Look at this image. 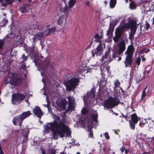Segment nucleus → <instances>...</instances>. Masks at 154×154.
<instances>
[{
    "instance_id": "1",
    "label": "nucleus",
    "mask_w": 154,
    "mask_h": 154,
    "mask_svg": "<svg viewBox=\"0 0 154 154\" xmlns=\"http://www.w3.org/2000/svg\"><path fill=\"white\" fill-rule=\"evenodd\" d=\"M130 28V31H136L137 28L136 21L134 19H131L128 23H125L116 29L115 36L113 38L115 43L118 42L119 39L123 36L125 29L128 30Z\"/></svg>"
},
{
    "instance_id": "2",
    "label": "nucleus",
    "mask_w": 154,
    "mask_h": 154,
    "mask_svg": "<svg viewBox=\"0 0 154 154\" xmlns=\"http://www.w3.org/2000/svg\"><path fill=\"white\" fill-rule=\"evenodd\" d=\"M22 82V78L20 75L16 73H10L6 78L5 83V85L9 84L12 85L18 86Z\"/></svg>"
},
{
    "instance_id": "3",
    "label": "nucleus",
    "mask_w": 154,
    "mask_h": 154,
    "mask_svg": "<svg viewBox=\"0 0 154 154\" xmlns=\"http://www.w3.org/2000/svg\"><path fill=\"white\" fill-rule=\"evenodd\" d=\"M65 133L67 136L69 137L71 135V132L68 127L60 123L59 124L57 134H55L54 135V139H58L59 135L61 137H63L65 136Z\"/></svg>"
},
{
    "instance_id": "4",
    "label": "nucleus",
    "mask_w": 154,
    "mask_h": 154,
    "mask_svg": "<svg viewBox=\"0 0 154 154\" xmlns=\"http://www.w3.org/2000/svg\"><path fill=\"white\" fill-rule=\"evenodd\" d=\"M119 103V98L110 97L107 100H105L103 105L105 108L109 109L115 107Z\"/></svg>"
},
{
    "instance_id": "5",
    "label": "nucleus",
    "mask_w": 154,
    "mask_h": 154,
    "mask_svg": "<svg viewBox=\"0 0 154 154\" xmlns=\"http://www.w3.org/2000/svg\"><path fill=\"white\" fill-rule=\"evenodd\" d=\"M31 114L30 111L24 112L20 115L15 117L13 119V122L15 125H19L21 126L23 121L31 115Z\"/></svg>"
},
{
    "instance_id": "6",
    "label": "nucleus",
    "mask_w": 154,
    "mask_h": 154,
    "mask_svg": "<svg viewBox=\"0 0 154 154\" xmlns=\"http://www.w3.org/2000/svg\"><path fill=\"white\" fill-rule=\"evenodd\" d=\"M79 80L77 78H72L67 82H64V84L66 86V90L70 92L73 91L78 85Z\"/></svg>"
},
{
    "instance_id": "7",
    "label": "nucleus",
    "mask_w": 154,
    "mask_h": 154,
    "mask_svg": "<svg viewBox=\"0 0 154 154\" xmlns=\"http://www.w3.org/2000/svg\"><path fill=\"white\" fill-rule=\"evenodd\" d=\"M59 125V124L56 121H54L53 123L47 124L45 126L44 128L47 132L49 130H51L53 138L54 139V135L55 134H57Z\"/></svg>"
},
{
    "instance_id": "8",
    "label": "nucleus",
    "mask_w": 154,
    "mask_h": 154,
    "mask_svg": "<svg viewBox=\"0 0 154 154\" xmlns=\"http://www.w3.org/2000/svg\"><path fill=\"white\" fill-rule=\"evenodd\" d=\"M43 57L40 56L35 57L34 60L35 65L37 67L42 66V68L44 69H47L48 67V64L49 63L48 60L47 58H46L45 60H41Z\"/></svg>"
},
{
    "instance_id": "9",
    "label": "nucleus",
    "mask_w": 154,
    "mask_h": 154,
    "mask_svg": "<svg viewBox=\"0 0 154 154\" xmlns=\"http://www.w3.org/2000/svg\"><path fill=\"white\" fill-rule=\"evenodd\" d=\"M76 2L75 0H70L69 1V6L66 5L64 8H61V11L63 12H65L67 15L69 12L72 11V8L75 5Z\"/></svg>"
},
{
    "instance_id": "10",
    "label": "nucleus",
    "mask_w": 154,
    "mask_h": 154,
    "mask_svg": "<svg viewBox=\"0 0 154 154\" xmlns=\"http://www.w3.org/2000/svg\"><path fill=\"white\" fill-rule=\"evenodd\" d=\"M48 34H46V32H39L37 33L34 35V37L32 38V42L35 43L37 40H42L44 36L48 35Z\"/></svg>"
},
{
    "instance_id": "11",
    "label": "nucleus",
    "mask_w": 154,
    "mask_h": 154,
    "mask_svg": "<svg viewBox=\"0 0 154 154\" xmlns=\"http://www.w3.org/2000/svg\"><path fill=\"white\" fill-rule=\"evenodd\" d=\"M68 100V107L69 108L67 109L65 112H63L62 113L63 114V116H65L66 115V112H68V111L69 110H73L74 108V105L75 103V101L74 99H73V98L71 96H69L67 97Z\"/></svg>"
},
{
    "instance_id": "12",
    "label": "nucleus",
    "mask_w": 154,
    "mask_h": 154,
    "mask_svg": "<svg viewBox=\"0 0 154 154\" xmlns=\"http://www.w3.org/2000/svg\"><path fill=\"white\" fill-rule=\"evenodd\" d=\"M95 88H92L91 90L87 93V96L86 99V96H84V101L85 103L87 102V101L89 100V99H94L95 98Z\"/></svg>"
},
{
    "instance_id": "13",
    "label": "nucleus",
    "mask_w": 154,
    "mask_h": 154,
    "mask_svg": "<svg viewBox=\"0 0 154 154\" xmlns=\"http://www.w3.org/2000/svg\"><path fill=\"white\" fill-rule=\"evenodd\" d=\"M25 98V96L20 94H14L13 95L12 101L14 100L18 102H20Z\"/></svg>"
},
{
    "instance_id": "14",
    "label": "nucleus",
    "mask_w": 154,
    "mask_h": 154,
    "mask_svg": "<svg viewBox=\"0 0 154 154\" xmlns=\"http://www.w3.org/2000/svg\"><path fill=\"white\" fill-rule=\"evenodd\" d=\"M103 45L101 44V42L100 43L97 48H96L97 51L93 50L92 51V56L94 57L95 55H96L97 56L98 55H101L102 54L103 51Z\"/></svg>"
},
{
    "instance_id": "15",
    "label": "nucleus",
    "mask_w": 154,
    "mask_h": 154,
    "mask_svg": "<svg viewBox=\"0 0 154 154\" xmlns=\"http://www.w3.org/2000/svg\"><path fill=\"white\" fill-rule=\"evenodd\" d=\"M33 112L34 114L36 116L39 118H40L41 116L43 115L40 108L38 106H36L33 109Z\"/></svg>"
},
{
    "instance_id": "16",
    "label": "nucleus",
    "mask_w": 154,
    "mask_h": 154,
    "mask_svg": "<svg viewBox=\"0 0 154 154\" xmlns=\"http://www.w3.org/2000/svg\"><path fill=\"white\" fill-rule=\"evenodd\" d=\"M132 57L126 56L124 62L126 67L131 66L132 62Z\"/></svg>"
},
{
    "instance_id": "17",
    "label": "nucleus",
    "mask_w": 154,
    "mask_h": 154,
    "mask_svg": "<svg viewBox=\"0 0 154 154\" xmlns=\"http://www.w3.org/2000/svg\"><path fill=\"white\" fill-rule=\"evenodd\" d=\"M29 9V4H24L20 8V11L23 13L28 12Z\"/></svg>"
},
{
    "instance_id": "18",
    "label": "nucleus",
    "mask_w": 154,
    "mask_h": 154,
    "mask_svg": "<svg viewBox=\"0 0 154 154\" xmlns=\"http://www.w3.org/2000/svg\"><path fill=\"white\" fill-rule=\"evenodd\" d=\"M119 49L118 51V55H120L122 53L125 49V43L124 40L121 41L119 45Z\"/></svg>"
},
{
    "instance_id": "19",
    "label": "nucleus",
    "mask_w": 154,
    "mask_h": 154,
    "mask_svg": "<svg viewBox=\"0 0 154 154\" xmlns=\"http://www.w3.org/2000/svg\"><path fill=\"white\" fill-rule=\"evenodd\" d=\"M14 1V0H0V2H1V5L2 6L6 7L12 4Z\"/></svg>"
},
{
    "instance_id": "20",
    "label": "nucleus",
    "mask_w": 154,
    "mask_h": 154,
    "mask_svg": "<svg viewBox=\"0 0 154 154\" xmlns=\"http://www.w3.org/2000/svg\"><path fill=\"white\" fill-rule=\"evenodd\" d=\"M24 131L26 132L25 134L23 135V138L22 141L23 143H26L28 139V135L29 134V129L28 128L24 129Z\"/></svg>"
},
{
    "instance_id": "21",
    "label": "nucleus",
    "mask_w": 154,
    "mask_h": 154,
    "mask_svg": "<svg viewBox=\"0 0 154 154\" xmlns=\"http://www.w3.org/2000/svg\"><path fill=\"white\" fill-rule=\"evenodd\" d=\"M5 38L0 39V54L3 55L5 54V52H3L2 48L5 43Z\"/></svg>"
},
{
    "instance_id": "22",
    "label": "nucleus",
    "mask_w": 154,
    "mask_h": 154,
    "mask_svg": "<svg viewBox=\"0 0 154 154\" xmlns=\"http://www.w3.org/2000/svg\"><path fill=\"white\" fill-rule=\"evenodd\" d=\"M128 54L127 55L133 57V54L134 51V46L133 45H131L128 46Z\"/></svg>"
},
{
    "instance_id": "23",
    "label": "nucleus",
    "mask_w": 154,
    "mask_h": 154,
    "mask_svg": "<svg viewBox=\"0 0 154 154\" xmlns=\"http://www.w3.org/2000/svg\"><path fill=\"white\" fill-rule=\"evenodd\" d=\"M138 117L136 114L134 113L131 115V121L134 124H137L138 121Z\"/></svg>"
},
{
    "instance_id": "24",
    "label": "nucleus",
    "mask_w": 154,
    "mask_h": 154,
    "mask_svg": "<svg viewBox=\"0 0 154 154\" xmlns=\"http://www.w3.org/2000/svg\"><path fill=\"white\" fill-rule=\"evenodd\" d=\"M34 45H33L31 47H29L27 48V52H29V54H31L33 53L34 51V48L35 47V43H34Z\"/></svg>"
},
{
    "instance_id": "25",
    "label": "nucleus",
    "mask_w": 154,
    "mask_h": 154,
    "mask_svg": "<svg viewBox=\"0 0 154 154\" xmlns=\"http://www.w3.org/2000/svg\"><path fill=\"white\" fill-rule=\"evenodd\" d=\"M136 31L131 30V32L129 34V37L128 38L130 40H133L134 38V35Z\"/></svg>"
},
{
    "instance_id": "26",
    "label": "nucleus",
    "mask_w": 154,
    "mask_h": 154,
    "mask_svg": "<svg viewBox=\"0 0 154 154\" xmlns=\"http://www.w3.org/2000/svg\"><path fill=\"white\" fill-rule=\"evenodd\" d=\"M55 28H53L48 29L46 31H45V32H46V34H48V35L50 34L53 33L55 31Z\"/></svg>"
},
{
    "instance_id": "27",
    "label": "nucleus",
    "mask_w": 154,
    "mask_h": 154,
    "mask_svg": "<svg viewBox=\"0 0 154 154\" xmlns=\"http://www.w3.org/2000/svg\"><path fill=\"white\" fill-rule=\"evenodd\" d=\"M110 52V50H108L106 52L105 54L103 56L101 59V60L102 62H103V60L104 59H106L109 56V53Z\"/></svg>"
},
{
    "instance_id": "28",
    "label": "nucleus",
    "mask_w": 154,
    "mask_h": 154,
    "mask_svg": "<svg viewBox=\"0 0 154 154\" xmlns=\"http://www.w3.org/2000/svg\"><path fill=\"white\" fill-rule=\"evenodd\" d=\"M148 87V85H146V86L145 87V88L143 89V90L142 91V93L141 95V100H143V99H144L145 96L146 95V88H147Z\"/></svg>"
},
{
    "instance_id": "29",
    "label": "nucleus",
    "mask_w": 154,
    "mask_h": 154,
    "mask_svg": "<svg viewBox=\"0 0 154 154\" xmlns=\"http://www.w3.org/2000/svg\"><path fill=\"white\" fill-rule=\"evenodd\" d=\"M64 20L66 21V20L64 18V17L62 16L60 17L57 21V23L58 24L61 25L63 23Z\"/></svg>"
},
{
    "instance_id": "30",
    "label": "nucleus",
    "mask_w": 154,
    "mask_h": 154,
    "mask_svg": "<svg viewBox=\"0 0 154 154\" xmlns=\"http://www.w3.org/2000/svg\"><path fill=\"white\" fill-rule=\"evenodd\" d=\"M98 115L97 112H94L92 114V117L94 121L96 123L97 122V118Z\"/></svg>"
},
{
    "instance_id": "31",
    "label": "nucleus",
    "mask_w": 154,
    "mask_h": 154,
    "mask_svg": "<svg viewBox=\"0 0 154 154\" xmlns=\"http://www.w3.org/2000/svg\"><path fill=\"white\" fill-rule=\"evenodd\" d=\"M67 105V101L66 100H63L61 101L60 105L63 110L65 109V107Z\"/></svg>"
},
{
    "instance_id": "32",
    "label": "nucleus",
    "mask_w": 154,
    "mask_h": 154,
    "mask_svg": "<svg viewBox=\"0 0 154 154\" xmlns=\"http://www.w3.org/2000/svg\"><path fill=\"white\" fill-rule=\"evenodd\" d=\"M56 150L53 148H49L48 150V152L47 154H55Z\"/></svg>"
},
{
    "instance_id": "33",
    "label": "nucleus",
    "mask_w": 154,
    "mask_h": 154,
    "mask_svg": "<svg viewBox=\"0 0 154 154\" xmlns=\"http://www.w3.org/2000/svg\"><path fill=\"white\" fill-rule=\"evenodd\" d=\"M116 0H110V6L111 8H113L115 6Z\"/></svg>"
},
{
    "instance_id": "34",
    "label": "nucleus",
    "mask_w": 154,
    "mask_h": 154,
    "mask_svg": "<svg viewBox=\"0 0 154 154\" xmlns=\"http://www.w3.org/2000/svg\"><path fill=\"white\" fill-rule=\"evenodd\" d=\"M137 5L134 3V1L131 2L130 4L129 8L131 9H135L136 8Z\"/></svg>"
},
{
    "instance_id": "35",
    "label": "nucleus",
    "mask_w": 154,
    "mask_h": 154,
    "mask_svg": "<svg viewBox=\"0 0 154 154\" xmlns=\"http://www.w3.org/2000/svg\"><path fill=\"white\" fill-rule=\"evenodd\" d=\"M21 65L20 68V71L22 69L23 70H25L26 69V66L25 64V63L24 62V61L22 60L21 62Z\"/></svg>"
},
{
    "instance_id": "36",
    "label": "nucleus",
    "mask_w": 154,
    "mask_h": 154,
    "mask_svg": "<svg viewBox=\"0 0 154 154\" xmlns=\"http://www.w3.org/2000/svg\"><path fill=\"white\" fill-rule=\"evenodd\" d=\"M114 88L116 89V88L119 86L120 85V83L119 82L118 80H116L114 83Z\"/></svg>"
},
{
    "instance_id": "37",
    "label": "nucleus",
    "mask_w": 154,
    "mask_h": 154,
    "mask_svg": "<svg viewBox=\"0 0 154 154\" xmlns=\"http://www.w3.org/2000/svg\"><path fill=\"white\" fill-rule=\"evenodd\" d=\"M130 122V125L131 126V129H134L135 128V124H134V122H132L131 120H130L129 121Z\"/></svg>"
},
{
    "instance_id": "38",
    "label": "nucleus",
    "mask_w": 154,
    "mask_h": 154,
    "mask_svg": "<svg viewBox=\"0 0 154 154\" xmlns=\"http://www.w3.org/2000/svg\"><path fill=\"white\" fill-rule=\"evenodd\" d=\"M27 148V145L26 144H24L22 145V152H21L20 154H23L24 152L26 150V148Z\"/></svg>"
},
{
    "instance_id": "39",
    "label": "nucleus",
    "mask_w": 154,
    "mask_h": 154,
    "mask_svg": "<svg viewBox=\"0 0 154 154\" xmlns=\"http://www.w3.org/2000/svg\"><path fill=\"white\" fill-rule=\"evenodd\" d=\"M141 59L140 58H137L136 61L135 62V63L137 64L138 66L139 65H140V62L141 61Z\"/></svg>"
},
{
    "instance_id": "40",
    "label": "nucleus",
    "mask_w": 154,
    "mask_h": 154,
    "mask_svg": "<svg viewBox=\"0 0 154 154\" xmlns=\"http://www.w3.org/2000/svg\"><path fill=\"white\" fill-rule=\"evenodd\" d=\"M45 26V25H38L37 29L40 30H42L43 29V28Z\"/></svg>"
},
{
    "instance_id": "41",
    "label": "nucleus",
    "mask_w": 154,
    "mask_h": 154,
    "mask_svg": "<svg viewBox=\"0 0 154 154\" xmlns=\"http://www.w3.org/2000/svg\"><path fill=\"white\" fill-rule=\"evenodd\" d=\"M114 27L115 26L112 23H111L110 24L109 29L110 30H111V31H113Z\"/></svg>"
},
{
    "instance_id": "42",
    "label": "nucleus",
    "mask_w": 154,
    "mask_h": 154,
    "mask_svg": "<svg viewBox=\"0 0 154 154\" xmlns=\"http://www.w3.org/2000/svg\"><path fill=\"white\" fill-rule=\"evenodd\" d=\"M145 26L146 30H148L150 28V25L147 21L146 22Z\"/></svg>"
},
{
    "instance_id": "43",
    "label": "nucleus",
    "mask_w": 154,
    "mask_h": 154,
    "mask_svg": "<svg viewBox=\"0 0 154 154\" xmlns=\"http://www.w3.org/2000/svg\"><path fill=\"white\" fill-rule=\"evenodd\" d=\"M22 58L23 59L22 60L24 61H24L26 60L27 59L28 57L27 56H25L24 54H23V55L22 56Z\"/></svg>"
},
{
    "instance_id": "44",
    "label": "nucleus",
    "mask_w": 154,
    "mask_h": 154,
    "mask_svg": "<svg viewBox=\"0 0 154 154\" xmlns=\"http://www.w3.org/2000/svg\"><path fill=\"white\" fill-rule=\"evenodd\" d=\"M81 112L83 114H86L87 113V111L86 108H83Z\"/></svg>"
},
{
    "instance_id": "45",
    "label": "nucleus",
    "mask_w": 154,
    "mask_h": 154,
    "mask_svg": "<svg viewBox=\"0 0 154 154\" xmlns=\"http://www.w3.org/2000/svg\"><path fill=\"white\" fill-rule=\"evenodd\" d=\"M113 31H111V30L109 29L107 31V35H110L113 32Z\"/></svg>"
},
{
    "instance_id": "46",
    "label": "nucleus",
    "mask_w": 154,
    "mask_h": 154,
    "mask_svg": "<svg viewBox=\"0 0 154 154\" xmlns=\"http://www.w3.org/2000/svg\"><path fill=\"white\" fill-rule=\"evenodd\" d=\"M38 24L36 23L35 24H33L32 26V28L34 29H37L38 28Z\"/></svg>"
},
{
    "instance_id": "47",
    "label": "nucleus",
    "mask_w": 154,
    "mask_h": 154,
    "mask_svg": "<svg viewBox=\"0 0 154 154\" xmlns=\"http://www.w3.org/2000/svg\"><path fill=\"white\" fill-rule=\"evenodd\" d=\"M118 54H118L117 52H114L113 54V55H112V58H115V57H116L117 56Z\"/></svg>"
},
{
    "instance_id": "48",
    "label": "nucleus",
    "mask_w": 154,
    "mask_h": 154,
    "mask_svg": "<svg viewBox=\"0 0 154 154\" xmlns=\"http://www.w3.org/2000/svg\"><path fill=\"white\" fill-rule=\"evenodd\" d=\"M105 137L107 139H109V135L108 133L107 132H106L105 133Z\"/></svg>"
},
{
    "instance_id": "49",
    "label": "nucleus",
    "mask_w": 154,
    "mask_h": 154,
    "mask_svg": "<svg viewBox=\"0 0 154 154\" xmlns=\"http://www.w3.org/2000/svg\"><path fill=\"white\" fill-rule=\"evenodd\" d=\"M95 38H96L97 39H100L101 38V37L100 36H99V35L98 34H97L95 35Z\"/></svg>"
},
{
    "instance_id": "50",
    "label": "nucleus",
    "mask_w": 154,
    "mask_h": 154,
    "mask_svg": "<svg viewBox=\"0 0 154 154\" xmlns=\"http://www.w3.org/2000/svg\"><path fill=\"white\" fill-rule=\"evenodd\" d=\"M90 131V134L89 135V137H93V132L91 131Z\"/></svg>"
},
{
    "instance_id": "51",
    "label": "nucleus",
    "mask_w": 154,
    "mask_h": 154,
    "mask_svg": "<svg viewBox=\"0 0 154 154\" xmlns=\"http://www.w3.org/2000/svg\"><path fill=\"white\" fill-rule=\"evenodd\" d=\"M0 154H4L3 151L0 146Z\"/></svg>"
},
{
    "instance_id": "52",
    "label": "nucleus",
    "mask_w": 154,
    "mask_h": 154,
    "mask_svg": "<svg viewBox=\"0 0 154 154\" xmlns=\"http://www.w3.org/2000/svg\"><path fill=\"white\" fill-rule=\"evenodd\" d=\"M125 149V147H122L121 149V151L122 152H123L124 151V150Z\"/></svg>"
},
{
    "instance_id": "53",
    "label": "nucleus",
    "mask_w": 154,
    "mask_h": 154,
    "mask_svg": "<svg viewBox=\"0 0 154 154\" xmlns=\"http://www.w3.org/2000/svg\"><path fill=\"white\" fill-rule=\"evenodd\" d=\"M101 40V38L100 39H96V41L97 42H100Z\"/></svg>"
},
{
    "instance_id": "54",
    "label": "nucleus",
    "mask_w": 154,
    "mask_h": 154,
    "mask_svg": "<svg viewBox=\"0 0 154 154\" xmlns=\"http://www.w3.org/2000/svg\"><path fill=\"white\" fill-rule=\"evenodd\" d=\"M139 125L140 126L142 127L144 126L143 124L141 122H140V123Z\"/></svg>"
},
{
    "instance_id": "55",
    "label": "nucleus",
    "mask_w": 154,
    "mask_h": 154,
    "mask_svg": "<svg viewBox=\"0 0 154 154\" xmlns=\"http://www.w3.org/2000/svg\"><path fill=\"white\" fill-rule=\"evenodd\" d=\"M42 154H46L45 151L43 149L42 150Z\"/></svg>"
},
{
    "instance_id": "56",
    "label": "nucleus",
    "mask_w": 154,
    "mask_h": 154,
    "mask_svg": "<svg viewBox=\"0 0 154 154\" xmlns=\"http://www.w3.org/2000/svg\"><path fill=\"white\" fill-rule=\"evenodd\" d=\"M86 5L89 6L90 5V3L89 2H87L86 4Z\"/></svg>"
},
{
    "instance_id": "57",
    "label": "nucleus",
    "mask_w": 154,
    "mask_h": 154,
    "mask_svg": "<svg viewBox=\"0 0 154 154\" xmlns=\"http://www.w3.org/2000/svg\"><path fill=\"white\" fill-rule=\"evenodd\" d=\"M151 68L150 69V70L146 71L145 72V73H146V72L147 73V74H148L149 73V72H150V70H151Z\"/></svg>"
},
{
    "instance_id": "58",
    "label": "nucleus",
    "mask_w": 154,
    "mask_h": 154,
    "mask_svg": "<svg viewBox=\"0 0 154 154\" xmlns=\"http://www.w3.org/2000/svg\"><path fill=\"white\" fill-rule=\"evenodd\" d=\"M56 120H58V121H59L60 120V118L59 117H56Z\"/></svg>"
},
{
    "instance_id": "59",
    "label": "nucleus",
    "mask_w": 154,
    "mask_h": 154,
    "mask_svg": "<svg viewBox=\"0 0 154 154\" xmlns=\"http://www.w3.org/2000/svg\"><path fill=\"white\" fill-rule=\"evenodd\" d=\"M128 152V151L127 149H125V152L126 154H127Z\"/></svg>"
},
{
    "instance_id": "60",
    "label": "nucleus",
    "mask_w": 154,
    "mask_h": 154,
    "mask_svg": "<svg viewBox=\"0 0 154 154\" xmlns=\"http://www.w3.org/2000/svg\"><path fill=\"white\" fill-rule=\"evenodd\" d=\"M128 50H127V51L125 52V54H127V55H128Z\"/></svg>"
},
{
    "instance_id": "61",
    "label": "nucleus",
    "mask_w": 154,
    "mask_h": 154,
    "mask_svg": "<svg viewBox=\"0 0 154 154\" xmlns=\"http://www.w3.org/2000/svg\"><path fill=\"white\" fill-rule=\"evenodd\" d=\"M128 116L127 115H126V116H125V118L126 119H127V118H128Z\"/></svg>"
},
{
    "instance_id": "62",
    "label": "nucleus",
    "mask_w": 154,
    "mask_h": 154,
    "mask_svg": "<svg viewBox=\"0 0 154 154\" xmlns=\"http://www.w3.org/2000/svg\"><path fill=\"white\" fill-rule=\"evenodd\" d=\"M113 113H114V114L116 115V116H118V114L116 113H115V112H113Z\"/></svg>"
},
{
    "instance_id": "63",
    "label": "nucleus",
    "mask_w": 154,
    "mask_h": 154,
    "mask_svg": "<svg viewBox=\"0 0 154 154\" xmlns=\"http://www.w3.org/2000/svg\"><path fill=\"white\" fill-rule=\"evenodd\" d=\"M75 146H78L79 145H80V144H79V143H77V144H75Z\"/></svg>"
},
{
    "instance_id": "64",
    "label": "nucleus",
    "mask_w": 154,
    "mask_h": 154,
    "mask_svg": "<svg viewBox=\"0 0 154 154\" xmlns=\"http://www.w3.org/2000/svg\"><path fill=\"white\" fill-rule=\"evenodd\" d=\"M32 0H27V1H28V2H31Z\"/></svg>"
}]
</instances>
